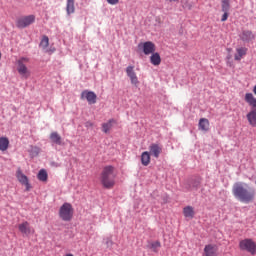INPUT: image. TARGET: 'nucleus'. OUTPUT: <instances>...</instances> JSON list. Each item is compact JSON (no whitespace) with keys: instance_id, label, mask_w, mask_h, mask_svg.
<instances>
[{"instance_id":"17","label":"nucleus","mask_w":256,"mask_h":256,"mask_svg":"<svg viewBox=\"0 0 256 256\" xmlns=\"http://www.w3.org/2000/svg\"><path fill=\"white\" fill-rule=\"evenodd\" d=\"M244 101L252 107V109H256V98L253 93H246L244 96Z\"/></svg>"},{"instance_id":"20","label":"nucleus","mask_w":256,"mask_h":256,"mask_svg":"<svg viewBox=\"0 0 256 256\" xmlns=\"http://www.w3.org/2000/svg\"><path fill=\"white\" fill-rule=\"evenodd\" d=\"M50 141L55 143V145H63V138H61L58 132H52L50 134Z\"/></svg>"},{"instance_id":"4","label":"nucleus","mask_w":256,"mask_h":256,"mask_svg":"<svg viewBox=\"0 0 256 256\" xmlns=\"http://www.w3.org/2000/svg\"><path fill=\"white\" fill-rule=\"evenodd\" d=\"M75 210L71 203L65 202L59 209V217L62 221H72Z\"/></svg>"},{"instance_id":"21","label":"nucleus","mask_w":256,"mask_h":256,"mask_svg":"<svg viewBox=\"0 0 256 256\" xmlns=\"http://www.w3.org/2000/svg\"><path fill=\"white\" fill-rule=\"evenodd\" d=\"M150 63L155 67L161 65V55H159V53L157 52L152 53V55L150 56Z\"/></svg>"},{"instance_id":"25","label":"nucleus","mask_w":256,"mask_h":256,"mask_svg":"<svg viewBox=\"0 0 256 256\" xmlns=\"http://www.w3.org/2000/svg\"><path fill=\"white\" fill-rule=\"evenodd\" d=\"M116 123L115 119H110L108 122L102 124L103 133H109L113 129V124Z\"/></svg>"},{"instance_id":"23","label":"nucleus","mask_w":256,"mask_h":256,"mask_svg":"<svg viewBox=\"0 0 256 256\" xmlns=\"http://www.w3.org/2000/svg\"><path fill=\"white\" fill-rule=\"evenodd\" d=\"M198 127H199L200 131H205V132L209 131V119L201 118L199 120Z\"/></svg>"},{"instance_id":"24","label":"nucleus","mask_w":256,"mask_h":256,"mask_svg":"<svg viewBox=\"0 0 256 256\" xmlns=\"http://www.w3.org/2000/svg\"><path fill=\"white\" fill-rule=\"evenodd\" d=\"M141 163L144 167H147L151 163V154L147 151L141 154Z\"/></svg>"},{"instance_id":"29","label":"nucleus","mask_w":256,"mask_h":256,"mask_svg":"<svg viewBox=\"0 0 256 256\" xmlns=\"http://www.w3.org/2000/svg\"><path fill=\"white\" fill-rule=\"evenodd\" d=\"M159 247H161V242H159V241L152 242L150 244V249H152V251H154V253H157Z\"/></svg>"},{"instance_id":"2","label":"nucleus","mask_w":256,"mask_h":256,"mask_svg":"<svg viewBox=\"0 0 256 256\" xmlns=\"http://www.w3.org/2000/svg\"><path fill=\"white\" fill-rule=\"evenodd\" d=\"M100 183L104 189H113L115 187V167L106 166L100 175Z\"/></svg>"},{"instance_id":"10","label":"nucleus","mask_w":256,"mask_h":256,"mask_svg":"<svg viewBox=\"0 0 256 256\" xmlns=\"http://www.w3.org/2000/svg\"><path fill=\"white\" fill-rule=\"evenodd\" d=\"M126 74L129 77L131 84L137 87V85H139V78L137 77V73H135V67L128 66L126 68Z\"/></svg>"},{"instance_id":"31","label":"nucleus","mask_w":256,"mask_h":256,"mask_svg":"<svg viewBox=\"0 0 256 256\" xmlns=\"http://www.w3.org/2000/svg\"><path fill=\"white\" fill-rule=\"evenodd\" d=\"M86 127H93V123H91V122H86Z\"/></svg>"},{"instance_id":"9","label":"nucleus","mask_w":256,"mask_h":256,"mask_svg":"<svg viewBox=\"0 0 256 256\" xmlns=\"http://www.w3.org/2000/svg\"><path fill=\"white\" fill-rule=\"evenodd\" d=\"M221 9L222 15L221 21L225 22L227 19H229V11L231 10V0H222L221 1Z\"/></svg>"},{"instance_id":"14","label":"nucleus","mask_w":256,"mask_h":256,"mask_svg":"<svg viewBox=\"0 0 256 256\" xmlns=\"http://www.w3.org/2000/svg\"><path fill=\"white\" fill-rule=\"evenodd\" d=\"M18 229L23 235H31V233H35V230L31 228V225H29V222L27 221L19 224Z\"/></svg>"},{"instance_id":"26","label":"nucleus","mask_w":256,"mask_h":256,"mask_svg":"<svg viewBox=\"0 0 256 256\" xmlns=\"http://www.w3.org/2000/svg\"><path fill=\"white\" fill-rule=\"evenodd\" d=\"M9 149V138L0 137V151H7Z\"/></svg>"},{"instance_id":"12","label":"nucleus","mask_w":256,"mask_h":256,"mask_svg":"<svg viewBox=\"0 0 256 256\" xmlns=\"http://www.w3.org/2000/svg\"><path fill=\"white\" fill-rule=\"evenodd\" d=\"M16 177H17L19 183H21V185H25L26 191H29L31 189V184H29V178H27V176L25 174H23L21 169H18L16 171Z\"/></svg>"},{"instance_id":"19","label":"nucleus","mask_w":256,"mask_h":256,"mask_svg":"<svg viewBox=\"0 0 256 256\" xmlns=\"http://www.w3.org/2000/svg\"><path fill=\"white\" fill-rule=\"evenodd\" d=\"M183 215L186 219H193L195 217V209L192 206H186L183 208Z\"/></svg>"},{"instance_id":"8","label":"nucleus","mask_w":256,"mask_h":256,"mask_svg":"<svg viewBox=\"0 0 256 256\" xmlns=\"http://www.w3.org/2000/svg\"><path fill=\"white\" fill-rule=\"evenodd\" d=\"M81 99H86L89 105H95L97 103V94L93 91L84 90L81 93Z\"/></svg>"},{"instance_id":"1","label":"nucleus","mask_w":256,"mask_h":256,"mask_svg":"<svg viewBox=\"0 0 256 256\" xmlns=\"http://www.w3.org/2000/svg\"><path fill=\"white\" fill-rule=\"evenodd\" d=\"M232 194L240 203H253L256 191L254 188H245L242 182H236L232 187Z\"/></svg>"},{"instance_id":"30","label":"nucleus","mask_w":256,"mask_h":256,"mask_svg":"<svg viewBox=\"0 0 256 256\" xmlns=\"http://www.w3.org/2000/svg\"><path fill=\"white\" fill-rule=\"evenodd\" d=\"M107 3H109V5H117V3H119V0H107Z\"/></svg>"},{"instance_id":"32","label":"nucleus","mask_w":256,"mask_h":256,"mask_svg":"<svg viewBox=\"0 0 256 256\" xmlns=\"http://www.w3.org/2000/svg\"><path fill=\"white\" fill-rule=\"evenodd\" d=\"M166 1H169L170 3H173V1H177V0H166Z\"/></svg>"},{"instance_id":"33","label":"nucleus","mask_w":256,"mask_h":256,"mask_svg":"<svg viewBox=\"0 0 256 256\" xmlns=\"http://www.w3.org/2000/svg\"><path fill=\"white\" fill-rule=\"evenodd\" d=\"M0 59H1V52H0Z\"/></svg>"},{"instance_id":"7","label":"nucleus","mask_w":256,"mask_h":256,"mask_svg":"<svg viewBox=\"0 0 256 256\" xmlns=\"http://www.w3.org/2000/svg\"><path fill=\"white\" fill-rule=\"evenodd\" d=\"M138 48L142 49L144 55H153L156 51L155 43L151 41L138 44Z\"/></svg>"},{"instance_id":"11","label":"nucleus","mask_w":256,"mask_h":256,"mask_svg":"<svg viewBox=\"0 0 256 256\" xmlns=\"http://www.w3.org/2000/svg\"><path fill=\"white\" fill-rule=\"evenodd\" d=\"M219 246L217 244H207L204 247V256H218Z\"/></svg>"},{"instance_id":"6","label":"nucleus","mask_w":256,"mask_h":256,"mask_svg":"<svg viewBox=\"0 0 256 256\" xmlns=\"http://www.w3.org/2000/svg\"><path fill=\"white\" fill-rule=\"evenodd\" d=\"M35 23V15H27V16H21L16 20V27L18 29H26V27H29Z\"/></svg>"},{"instance_id":"15","label":"nucleus","mask_w":256,"mask_h":256,"mask_svg":"<svg viewBox=\"0 0 256 256\" xmlns=\"http://www.w3.org/2000/svg\"><path fill=\"white\" fill-rule=\"evenodd\" d=\"M150 154L155 157V159H159V156L161 155L163 148L159 144H151L150 147Z\"/></svg>"},{"instance_id":"16","label":"nucleus","mask_w":256,"mask_h":256,"mask_svg":"<svg viewBox=\"0 0 256 256\" xmlns=\"http://www.w3.org/2000/svg\"><path fill=\"white\" fill-rule=\"evenodd\" d=\"M246 119L251 127H256V108H252L246 115Z\"/></svg>"},{"instance_id":"5","label":"nucleus","mask_w":256,"mask_h":256,"mask_svg":"<svg viewBox=\"0 0 256 256\" xmlns=\"http://www.w3.org/2000/svg\"><path fill=\"white\" fill-rule=\"evenodd\" d=\"M240 251H247L251 255H256V243L251 238L243 239L239 242Z\"/></svg>"},{"instance_id":"27","label":"nucleus","mask_w":256,"mask_h":256,"mask_svg":"<svg viewBox=\"0 0 256 256\" xmlns=\"http://www.w3.org/2000/svg\"><path fill=\"white\" fill-rule=\"evenodd\" d=\"M37 178H38L39 181H42L43 183H45L47 181V179H49V175L47 174V170L41 169L38 172Z\"/></svg>"},{"instance_id":"13","label":"nucleus","mask_w":256,"mask_h":256,"mask_svg":"<svg viewBox=\"0 0 256 256\" xmlns=\"http://www.w3.org/2000/svg\"><path fill=\"white\" fill-rule=\"evenodd\" d=\"M256 35L251 30H243L240 34V39L244 43H251V41H254Z\"/></svg>"},{"instance_id":"3","label":"nucleus","mask_w":256,"mask_h":256,"mask_svg":"<svg viewBox=\"0 0 256 256\" xmlns=\"http://www.w3.org/2000/svg\"><path fill=\"white\" fill-rule=\"evenodd\" d=\"M17 71L22 79H29L31 77V70L27 68V63H29V58L21 57L17 60Z\"/></svg>"},{"instance_id":"22","label":"nucleus","mask_w":256,"mask_h":256,"mask_svg":"<svg viewBox=\"0 0 256 256\" xmlns=\"http://www.w3.org/2000/svg\"><path fill=\"white\" fill-rule=\"evenodd\" d=\"M66 12L68 16L73 15V13H75V0H67Z\"/></svg>"},{"instance_id":"28","label":"nucleus","mask_w":256,"mask_h":256,"mask_svg":"<svg viewBox=\"0 0 256 256\" xmlns=\"http://www.w3.org/2000/svg\"><path fill=\"white\" fill-rule=\"evenodd\" d=\"M40 47H42V49H47V47H49V37L43 36L40 42Z\"/></svg>"},{"instance_id":"18","label":"nucleus","mask_w":256,"mask_h":256,"mask_svg":"<svg viewBox=\"0 0 256 256\" xmlns=\"http://www.w3.org/2000/svg\"><path fill=\"white\" fill-rule=\"evenodd\" d=\"M247 55V48L246 47H240L236 49V54L234 55L235 61H241L243 57Z\"/></svg>"}]
</instances>
